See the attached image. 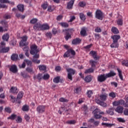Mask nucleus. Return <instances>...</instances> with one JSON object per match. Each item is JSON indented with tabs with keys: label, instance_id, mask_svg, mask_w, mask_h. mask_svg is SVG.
I'll use <instances>...</instances> for the list:
<instances>
[{
	"label": "nucleus",
	"instance_id": "58836bf2",
	"mask_svg": "<svg viewBox=\"0 0 128 128\" xmlns=\"http://www.w3.org/2000/svg\"><path fill=\"white\" fill-rule=\"evenodd\" d=\"M94 68H90L88 70H86L85 71L84 73L85 74H92V72H94Z\"/></svg>",
	"mask_w": 128,
	"mask_h": 128
},
{
	"label": "nucleus",
	"instance_id": "4be33fe9",
	"mask_svg": "<svg viewBox=\"0 0 128 128\" xmlns=\"http://www.w3.org/2000/svg\"><path fill=\"white\" fill-rule=\"evenodd\" d=\"M60 80V76H57L55 78H54L53 82L55 84H58L60 82H62V80Z\"/></svg>",
	"mask_w": 128,
	"mask_h": 128
},
{
	"label": "nucleus",
	"instance_id": "473e14b6",
	"mask_svg": "<svg viewBox=\"0 0 128 128\" xmlns=\"http://www.w3.org/2000/svg\"><path fill=\"white\" fill-rule=\"evenodd\" d=\"M117 70L118 72L119 78H120L121 80H124V78H122V70L120 68H117Z\"/></svg>",
	"mask_w": 128,
	"mask_h": 128
},
{
	"label": "nucleus",
	"instance_id": "4c0bfd02",
	"mask_svg": "<svg viewBox=\"0 0 128 128\" xmlns=\"http://www.w3.org/2000/svg\"><path fill=\"white\" fill-rule=\"evenodd\" d=\"M38 68L40 70H46V66L44 65H40L38 66Z\"/></svg>",
	"mask_w": 128,
	"mask_h": 128
},
{
	"label": "nucleus",
	"instance_id": "6e6552de",
	"mask_svg": "<svg viewBox=\"0 0 128 128\" xmlns=\"http://www.w3.org/2000/svg\"><path fill=\"white\" fill-rule=\"evenodd\" d=\"M46 111V106L40 105L36 108V112L38 114H42Z\"/></svg>",
	"mask_w": 128,
	"mask_h": 128
},
{
	"label": "nucleus",
	"instance_id": "dca6fc26",
	"mask_svg": "<svg viewBox=\"0 0 128 128\" xmlns=\"http://www.w3.org/2000/svg\"><path fill=\"white\" fill-rule=\"evenodd\" d=\"M74 4V0H71L69 2H68L67 4V8L68 10L72 8Z\"/></svg>",
	"mask_w": 128,
	"mask_h": 128
},
{
	"label": "nucleus",
	"instance_id": "69168bd1",
	"mask_svg": "<svg viewBox=\"0 0 128 128\" xmlns=\"http://www.w3.org/2000/svg\"><path fill=\"white\" fill-rule=\"evenodd\" d=\"M36 22H38L37 18H33L30 21V24H36Z\"/></svg>",
	"mask_w": 128,
	"mask_h": 128
},
{
	"label": "nucleus",
	"instance_id": "39448f33",
	"mask_svg": "<svg viewBox=\"0 0 128 128\" xmlns=\"http://www.w3.org/2000/svg\"><path fill=\"white\" fill-rule=\"evenodd\" d=\"M104 14L102 10H97L96 12V18L98 20H102Z\"/></svg>",
	"mask_w": 128,
	"mask_h": 128
},
{
	"label": "nucleus",
	"instance_id": "680f3d73",
	"mask_svg": "<svg viewBox=\"0 0 128 128\" xmlns=\"http://www.w3.org/2000/svg\"><path fill=\"white\" fill-rule=\"evenodd\" d=\"M117 24L118 26H122V20H118L117 21Z\"/></svg>",
	"mask_w": 128,
	"mask_h": 128
},
{
	"label": "nucleus",
	"instance_id": "c756f323",
	"mask_svg": "<svg viewBox=\"0 0 128 128\" xmlns=\"http://www.w3.org/2000/svg\"><path fill=\"white\" fill-rule=\"evenodd\" d=\"M110 47L112 48H118V42H114L113 41L112 44L110 45Z\"/></svg>",
	"mask_w": 128,
	"mask_h": 128
},
{
	"label": "nucleus",
	"instance_id": "e433bc0d",
	"mask_svg": "<svg viewBox=\"0 0 128 128\" xmlns=\"http://www.w3.org/2000/svg\"><path fill=\"white\" fill-rule=\"evenodd\" d=\"M80 90H82V88L80 87H77L74 88V92L75 94H80Z\"/></svg>",
	"mask_w": 128,
	"mask_h": 128
},
{
	"label": "nucleus",
	"instance_id": "37998d69",
	"mask_svg": "<svg viewBox=\"0 0 128 128\" xmlns=\"http://www.w3.org/2000/svg\"><path fill=\"white\" fill-rule=\"evenodd\" d=\"M26 72H29L30 74H34V70H32V68L30 67H27L26 68Z\"/></svg>",
	"mask_w": 128,
	"mask_h": 128
},
{
	"label": "nucleus",
	"instance_id": "bf43d9fd",
	"mask_svg": "<svg viewBox=\"0 0 128 128\" xmlns=\"http://www.w3.org/2000/svg\"><path fill=\"white\" fill-rule=\"evenodd\" d=\"M109 96H110L111 98H116V93L114 92H112L109 94Z\"/></svg>",
	"mask_w": 128,
	"mask_h": 128
},
{
	"label": "nucleus",
	"instance_id": "423d86ee",
	"mask_svg": "<svg viewBox=\"0 0 128 128\" xmlns=\"http://www.w3.org/2000/svg\"><path fill=\"white\" fill-rule=\"evenodd\" d=\"M30 54H32V56L38 54V46L36 45H32L30 46Z\"/></svg>",
	"mask_w": 128,
	"mask_h": 128
},
{
	"label": "nucleus",
	"instance_id": "f3484780",
	"mask_svg": "<svg viewBox=\"0 0 128 128\" xmlns=\"http://www.w3.org/2000/svg\"><path fill=\"white\" fill-rule=\"evenodd\" d=\"M82 42V40L80 38H76L72 41V44H78Z\"/></svg>",
	"mask_w": 128,
	"mask_h": 128
},
{
	"label": "nucleus",
	"instance_id": "ddd939ff",
	"mask_svg": "<svg viewBox=\"0 0 128 128\" xmlns=\"http://www.w3.org/2000/svg\"><path fill=\"white\" fill-rule=\"evenodd\" d=\"M90 54H92V58L96 60H98V58H100V57L97 56V54H96V51H91L90 52Z\"/></svg>",
	"mask_w": 128,
	"mask_h": 128
},
{
	"label": "nucleus",
	"instance_id": "b1692460",
	"mask_svg": "<svg viewBox=\"0 0 128 128\" xmlns=\"http://www.w3.org/2000/svg\"><path fill=\"white\" fill-rule=\"evenodd\" d=\"M111 30L113 34H120V31H118V30L116 27H112Z\"/></svg>",
	"mask_w": 128,
	"mask_h": 128
},
{
	"label": "nucleus",
	"instance_id": "a211bd4d",
	"mask_svg": "<svg viewBox=\"0 0 128 128\" xmlns=\"http://www.w3.org/2000/svg\"><path fill=\"white\" fill-rule=\"evenodd\" d=\"M112 38L114 42H118V40L120 38V35H114L112 36Z\"/></svg>",
	"mask_w": 128,
	"mask_h": 128
},
{
	"label": "nucleus",
	"instance_id": "ea45409f",
	"mask_svg": "<svg viewBox=\"0 0 128 128\" xmlns=\"http://www.w3.org/2000/svg\"><path fill=\"white\" fill-rule=\"evenodd\" d=\"M59 102H68V99H66L64 98H60L59 99Z\"/></svg>",
	"mask_w": 128,
	"mask_h": 128
},
{
	"label": "nucleus",
	"instance_id": "1a4fd4ad",
	"mask_svg": "<svg viewBox=\"0 0 128 128\" xmlns=\"http://www.w3.org/2000/svg\"><path fill=\"white\" fill-rule=\"evenodd\" d=\"M28 40V36H24L22 37V40L20 42V46H28V43H26V40Z\"/></svg>",
	"mask_w": 128,
	"mask_h": 128
},
{
	"label": "nucleus",
	"instance_id": "09e8293b",
	"mask_svg": "<svg viewBox=\"0 0 128 128\" xmlns=\"http://www.w3.org/2000/svg\"><path fill=\"white\" fill-rule=\"evenodd\" d=\"M42 28V25L40 24H36L34 26V30H36V28Z\"/></svg>",
	"mask_w": 128,
	"mask_h": 128
},
{
	"label": "nucleus",
	"instance_id": "774afa93",
	"mask_svg": "<svg viewBox=\"0 0 128 128\" xmlns=\"http://www.w3.org/2000/svg\"><path fill=\"white\" fill-rule=\"evenodd\" d=\"M124 116H128V108H126L124 111Z\"/></svg>",
	"mask_w": 128,
	"mask_h": 128
},
{
	"label": "nucleus",
	"instance_id": "bb28decb",
	"mask_svg": "<svg viewBox=\"0 0 128 128\" xmlns=\"http://www.w3.org/2000/svg\"><path fill=\"white\" fill-rule=\"evenodd\" d=\"M42 74H39L37 76H34V80H42Z\"/></svg>",
	"mask_w": 128,
	"mask_h": 128
},
{
	"label": "nucleus",
	"instance_id": "e2e57ef3",
	"mask_svg": "<svg viewBox=\"0 0 128 128\" xmlns=\"http://www.w3.org/2000/svg\"><path fill=\"white\" fill-rule=\"evenodd\" d=\"M118 104L119 106H122V104H124V100H121L119 101H118Z\"/></svg>",
	"mask_w": 128,
	"mask_h": 128
},
{
	"label": "nucleus",
	"instance_id": "0e129e2a",
	"mask_svg": "<svg viewBox=\"0 0 128 128\" xmlns=\"http://www.w3.org/2000/svg\"><path fill=\"white\" fill-rule=\"evenodd\" d=\"M5 110L6 112H8L9 114H10L12 112V110H10V108L7 107L5 108Z\"/></svg>",
	"mask_w": 128,
	"mask_h": 128
},
{
	"label": "nucleus",
	"instance_id": "412c9836",
	"mask_svg": "<svg viewBox=\"0 0 128 128\" xmlns=\"http://www.w3.org/2000/svg\"><path fill=\"white\" fill-rule=\"evenodd\" d=\"M10 92L12 94H18V90L16 87H12L10 89Z\"/></svg>",
	"mask_w": 128,
	"mask_h": 128
},
{
	"label": "nucleus",
	"instance_id": "3c124183",
	"mask_svg": "<svg viewBox=\"0 0 128 128\" xmlns=\"http://www.w3.org/2000/svg\"><path fill=\"white\" fill-rule=\"evenodd\" d=\"M92 94H93L92 90H89L87 92V96L88 98H90Z\"/></svg>",
	"mask_w": 128,
	"mask_h": 128
},
{
	"label": "nucleus",
	"instance_id": "f8f14e48",
	"mask_svg": "<svg viewBox=\"0 0 128 128\" xmlns=\"http://www.w3.org/2000/svg\"><path fill=\"white\" fill-rule=\"evenodd\" d=\"M0 24L3 26L4 28H5L4 30L6 32H8V22L6 20H2L0 22Z\"/></svg>",
	"mask_w": 128,
	"mask_h": 128
},
{
	"label": "nucleus",
	"instance_id": "9d476101",
	"mask_svg": "<svg viewBox=\"0 0 128 128\" xmlns=\"http://www.w3.org/2000/svg\"><path fill=\"white\" fill-rule=\"evenodd\" d=\"M108 94L105 92H102V94L100 96V100H101L102 102H105L106 100V98H108Z\"/></svg>",
	"mask_w": 128,
	"mask_h": 128
},
{
	"label": "nucleus",
	"instance_id": "6ab92c4d",
	"mask_svg": "<svg viewBox=\"0 0 128 128\" xmlns=\"http://www.w3.org/2000/svg\"><path fill=\"white\" fill-rule=\"evenodd\" d=\"M2 38L3 40H4L5 42H8V38H10V35L8 33L4 34L2 36Z\"/></svg>",
	"mask_w": 128,
	"mask_h": 128
},
{
	"label": "nucleus",
	"instance_id": "2f4dec72",
	"mask_svg": "<svg viewBox=\"0 0 128 128\" xmlns=\"http://www.w3.org/2000/svg\"><path fill=\"white\" fill-rule=\"evenodd\" d=\"M30 108L28 105H24L22 108V110H23V112H28Z\"/></svg>",
	"mask_w": 128,
	"mask_h": 128
},
{
	"label": "nucleus",
	"instance_id": "20e7f679",
	"mask_svg": "<svg viewBox=\"0 0 128 128\" xmlns=\"http://www.w3.org/2000/svg\"><path fill=\"white\" fill-rule=\"evenodd\" d=\"M74 32V30L72 29H67L62 30V32H65V34H66V36H65L66 40H68L69 38H72V36L70 34L69 32Z\"/></svg>",
	"mask_w": 128,
	"mask_h": 128
},
{
	"label": "nucleus",
	"instance_id": "aec40b11",
	"mask_svg": "<svg viewBox=\"0 0 128 128\" xmlns=\"http://www.w3.org/2000/svg\"><path fill=\"white\" fill-rule=\"evenodd\" d=\"M115 110L118 114H122V112L124 110V108L122 106H119L116 108Z\"/></svg>",
	"mask_w": 128,
	"mask_h": 128
},
{
	"label": "nucleus",
	"instance_id": "6e6d98bb",
	"mask_svg": "<svg viewBox=\"0 0 128 128\" xmlns=\"http://www.w3.org/2000/svg\"><path fill=\"white\" fill-rule=\"evenodd\" d=\"M122 66H128V60L122 61Z\"/></svg>",
	"mask_w": 128,
	"mask_h": 128
},
{
	"label": "nucleus",
	"instance_id": "de8ad7c7",
	"mask_svg": "<svg viewBox=\"0 0 128 128\" xmlns=\"http://www.w3.org/2000/svg\"><path fill=\"white\" fill-rule=\"evenodd\" d=\"M80 34H81V36H86V29L82 28L81 30Z\"/></svg>",
	"mask_w": 128,
	"mask_h": 128
},
{
	"label": "nucleus",
	"instance_id": "a18cd8bd",
	"mask_svg": "<svg viewBox=\"0 0 128 128\" xmlns=\"http://www.w3.org/2000/svg\"><path fill=\"white\" fill-rule=\"evenodd\" d=\"M96 104H100V106H103L104 104V102L101 101L100 99H96Z\"/></svg>",
	"mask_w": 128,
	"mask_h": 128
},
{
	"label": "nucleus",
	"instance_id": "79ce46f5",
	"mask_svg": "<svg viewBox=\"0 0 128 128\" xmlns=\"http://www.w3.org/2000/svg\"><path fill=\"white\" fill-rule=\"evenodd\" d=\"M80 18L82 20H86V16L83 13L80 14Z\"/></svg>",
	"mask_w": 128,
	"mask_h": 128
},
{
	"label": "nucleus",
	"instance_id": "c85d7f7f",
	"mask_svg": "<svg viewBox=\"0 0 128 128\" xmlns=\"http://www.w3.org/2000/svg\"><path fill=\"white\" fill-rule=\"evenodd\" d=\"M102 126H107V128H112V126H114V124L104 123V122H102Z\"/></svg>",
	"mask_w": 128,
	"mask_h": 128
},
{
	"label": "nucleus",
	"instance_id": "13d9d810",
	"mask_svg": "<svg viewBox=\"0 0 128 128\" xmlns=\"http://www.w3.org/2000/svg\"><path fill=\"white\" fill-rule=\"evenodd\" d=\"M46 36H47V38H52V32H48L46 34Z\"/></svg>",
	"mask_w": 128,
	"mask_h": 128
},
{
	"label": "nucleus",
	"instance_id": "a19ab883",
	"mask_svg": "<svg viewBox=\"0 0 128 128\" xmlns=\"http://www.w3.org/2000/svg\"><path fill=\"white\" fill-rule=\"evenodd\" d=\"M90 62L92 68H96V62L94 60H90Z\"/></svg>",
	"mask_w": 128,
	"mask_h": 128
},
{
	"label": "nucleus",
	"instance_id": "8fccbe9b",
	"mask_svg": "<svg viewBox=\"0 0 128 128\" xmlns=\"http://www.w3.org/2000/svg\"><path fill=\"white\" fill-rule=\"evenodd\" d=\"M66 122L68 124H76V121L74 120H70L67 121Z\"/></svg>",
	"mask_w": 128,
	"mask_h": 128
},
{
	"label": "nucleus",
	"instance_id": "0eeeda50",
	"mask_svg": "<svg viewBox=\"0 0 128 128\" xmlns=\"http://www.w3.org/2000/svg\"><path fill=\"white\" fill-rule=\"evenodd\" d=\"M71 54L72 56H76V52L72 49H68V50L64 54V58H68L70 54Z\"/></svg>",
	"mask_w": 128,
	"mask_h": 128
},
{
	"label": "nucleus",
	"instance_id": "c03bdc74",
	"mask_svg": "<svg viewBox=\"0 0 128 128\" xmlns=\"http://www.w3.org/2000/svg\"><path fill=\"white\" fill-rule=\"evenodd\" d=\"M86 6V3L84 2H79V6H80V8H84Z\"/></svg>",
	"mask_w": 128,
	"mask_h": 128
},
{
	"label": "nucleus",
	"instance_id": "f704fd0d",
	"mask_svg": "<svg viewBox=\"0 0 128 128\" xmlns=\"http://www.w3.org/2000/svg\"><path fill=\"white\" fill-rule=\"evenodd\" d=\"M62 28H68V24L64 22L59 23Z\"/></svg>",
	"mask_w": 128,
	"mask_h": 128
},
{
	"label": "nucleus",
	"instance_id": "7c9ffc66",
	"mask_svg": "<svg viewBox=\"0 0 128 128\" xmlns=\"http://www.w3.org/2000/svg\"><path fill=\"white\" fill-rule=\"evenodd\" d=\"M17 8L20 12H24V6L23 4H19L17 6Z\"/></svg>",
	"mask_w": 128,
	"mask_h": 128
},
{
	"label": "nucleus",
	"instance_id": "603ef678",
	"mask_svg": "<svg viewBox=\"0 0 128 128\" xmlns=\"http://www.w3.org/2000/svg\"><path fill=\"white\" fill-rule=\"evenodd\" d=\"M48 3H44L42 5V8H43V10H46V8H48Z\"/></svg>",
	"mask_w": 128,
	"mask_h": 128
},
{
	"label": "nucleus",
	"instance_id": "9b49d317",
	"mask_svg": "<svg viewBox=\"0 0 128 128\" xmlns=\"http://www.w3.org/2000/svg\"><path fill=\"white\" fill-rule=\"evenodd\" d=\"M40 58L39 54H36L33 56V59L32 60L33 62H34V64H40V60H38V58Z\"/></svg>",
	"mask_w": 128,
	"mask_h": 128
},
{
	"label": "nucleus",
	"instance_id": "052dcab7",
	"mask_svg": "<svg viewBox=\"0 0 128 128\" xmlns=\"http://www.w3.org/2000/svg\"><path fill=\"white\" fill-rule=\"evenodd\" d=\"M10 98H11V101L12 102H16V97L12 96V95L10 96Z\"/></svg>",
	"mask_w": 128,
	"mask_h": 128
},
{
	"label": "nucleus",
	"instance_id": "f257e3e1",
	"mask_svg": "<svg viewBox=\"0 0 128 128\" xmlns=\"http://www.w3.org/2000/svg\"><path fill=\"white\" fill-rule=\"evenodd\" d=\"M116 74V73L114 72V71L111 70L107 74H103L100 75L98 76V80L100 82H103L106 80L108 78H112V76H114Z\"/></svg>",
	"mask_w": 128,
	"mask_h": 128
},
{
	"label": "nucleus",
	"instance_id": "393cba45",
	"mask_svg": "<svg viewBox=\"0 0 128 128\" xmlns=\"http://www.w3.org/2000/svg\"><path fill=\"white\" fill-rule=\"evenodd\" d=\"M0 2L2 4H14V2H10L8 0H0Z\"/></svg>",
	"mask_w": 128,
	"mask_h": 128
},
{
	"label": "nucleus",
	"instance_id": "5fc2aeb1",
	"mask_svg": "<svg viewBox=\"0 0 128 128\" xmlns=\"http://www.w3.org/2000/svg\"><path fill=\"white\" fill-rule=\"evenodd\" d=\"M25 62H26L27 66H32V61H30V60H25Z\"/></svg>",
	"mask_w": 128,
	"mask_h": 128
},
{
	"label": "nucleus",
	"instance_id": "864d4df0",
	"mask_svg": "<svg viewBox=\"0 0 128 128\" xmlns=\"http://www.w3.org/2000/svg\"><path fill=\"white\" fill-rule=\"evenodd\" d=\"M43 80H48L50 78V75L48 74H45L42 76Z\"/></svg>",
	"mask_w": 128,
	"mask_h": 128
},
{
	"label": "nucleus",
	"instance_id": "5701e85b",
	"mask_svg": "<svg viewBox=\"0 0 128 128\" xmlns=\"http://www.w3.org/2000/svg\"><path fill=\"white\" fill-rule=\"evenodd\" d=\"M92 80V76H88L84 78V80L86 82H90Z\"/></svg>",
	"mask_w": 128,
	"mask_h": 128
},
{
	"label": "nucleus",
	"instance_id": "c9c22d12",
	"mask_svg": "<svg viewBox=\"0 0 128 128\" xmlns=\"http://www.w3.org/2000/svg\"><path fill=\"white\" fill-rule=\"evenodd\" d=\"M24 96V92H20L17 96V100H20Z\"/></svg>",
	"mask_w": 128,
	"mask_h": 128
},
{
	"label": "nucleus",
	"instance_id": "f03ea898",
	"mask_svg": "<svg viewBox=\"0 0 128 128\" xmlns=\"http://www.w3.org/2000/svg\"><path fill=\"white\" fill-rule=\"evenodd\" d=\"M92 112L94 116V118L96 120L102 118V115L100 114H104V112H100V110L98 108H96Z\"/></svg>",
	"mask_w": 128,
	"mask_h": 128
},
{
	"label": "nucleus",
	"instance_id": "a878e982",
	"mask_svg": "<svg viewBox=\"0 0 128 128\" xmlns=\"http://www.w3.org/2000/svg\"><path fill=\"white\" fill-rule=\"evenodd\" d=\"M50 29V26H48L47 24H44L42 26H41V30H49Z\"/></svg>",
	"mask_w": 128,
	"mask_h": 128
},
{
	"label": "nucleus",
	"instance_id": "338daca9",
	"mask_svg": "<svg viewBox=\"0 0 128 128\" xmlns=\"http://www.w3.org/2000/svg\"><path fill=\"white\" fill-rule=\"evenodd\" d=\"M94 36H95L96 40H100V34H95Z\"/></svg>",
	"mask_w": 128,
	"mask_h": 128
},
{
	"label": "nucleus",
	"instance_id": "cd10ccee",
	"mask_svg": "<svg viewBox=\"0 0 128 128\" xmlns=\"http://www.w3.org/2000/svg\"><path fill=\"white\" fill-rule=\"evenodd\" d=\"M18 58V54H13L11 56V60H17Z\"/></svg>",
	"mask_w": 128,
	"mask_h": 128
},
{
	"label": "nucleus",
	"instance_id": "4468645a",
	"mask_svg": "<svg viewBox=\"0 0 128 128\" xmlns=\"http://www.w3.org/2000/svg\"><path fill=\"white\" fill-rule=\"evenodd\" d=\"M10 72L16 74V72H18V68L16 66V65H12L10 68Z\"/></svg>",
	"mask_w": 128,
	"mask_h": 128
},
{
	"label": "nucleus",
	"instance_id": "72a5a7b5",
	"mask_svg": "<svg viewBox=\"0 0 128 128\" xmlns=\"http://www.w3.org/2000/svg\"><path fill=\"white\" fill-rule=\"evenodd\" d=\"M67 72H68V74H74L76 72V70L70 68L67 69Z\"/></svg>",
	"mask_w": 128,
	"mask_h": 128
},
{
	"label": "nucleus",
	"instance_id": "4d7b16f0",
	"mask_svg": "<svg viewBox=\"0 0 128 128\" xmlns=\"http://www.w3.org/2000/svg\"><path fill=\"white\" fill-rule=\"evenodd\" d=\"M20 74L22 76H23V78H28L30 76L28 75V74H24L22 72L20 73Z\"/></svg>",
	"mask_w": 128,
	"mask_h": 128
},
{
	"label": "nucleus",
	"instance_id": "7ed1b4c3",
	"mask_svg": "<svg viewBox=\"0 0 128 128\" xmlns=\"http://www.w3.org/2000/svg\"><path fill=\"white\" fill-rule=\"evenodd\" d=\"M0 52L2 54L8 52V50H10L9 47H6V42H0Z\"/></svg>",
	"mask_w": 128,
	"mask_h": 128
},
{
	"label": "nucleus",
	"instance_id": "2eb2a0df",
	"mask_svg": "<svg viewBox=\"0 0 128 128\" xmlns=\"http://www.w3.org/2000/svg\"><path fill=\"white\" fill-rule=\"evenodd\" d=\"M114 108H110L108 110H106V114H110V116H114Z\"/></svg>",
	"mask_w": 128,
	"mask_h": 128
},
{
	"label": "nucleus",
	"instance_id": "49530a36",
	"mask_svg": "<svg viewBox=\"0 0 128 128\" xmlns=\"http://www.w3.org/2000/svg\"><path fill=\"white\" fill-rule=\"evenodd\" d=\"M16 118V115L14 114H12L8 118V120H15Z\"/></svg>",
	"mask_w": 128,
	"mask_h": 128
}]
</instances>
